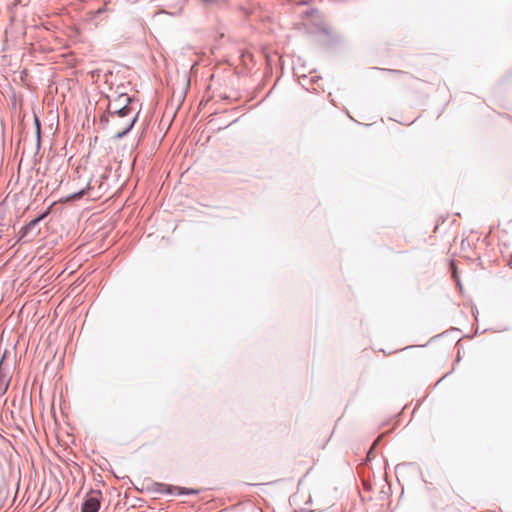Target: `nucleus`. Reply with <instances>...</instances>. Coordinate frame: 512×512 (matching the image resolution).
Instances as JSON below:
<instances>
[{
    "label": "nucleus",
    "instance_id": "f257e3e1",
    "mask_svg": "<svg viewBox=\"0 0 512 512\" xmlns=\"http://www.w3.org/2000/svg\"><path fill=\"white\" fill-rule=\"evenodd\" d=\"M132 99L125 93L119 94L111 100L108 105V113L101 119L102 122H112L116 124V120L123 119V132H129L136 122L138 111L132 106Z\"/></svg>",
    "mask_w": 512,
    "mask_h": 512
},
{
    "label": "nucleus",
    "instance_id": "f03ea898",
    "mask_svg": "<svg viewBox=\"0 0 512 512\" xmlns=\"http://www.w3.org/2000/svg\"><path fill=\"white\" fill-rule=\"evenodd\" d=\"M43 217H44V215H42L38 218H35V219L31 220L25 227H23L21 230V238L28 237L30 234L32 236L37 235L38 232L34 231V230L36 229L37 224Z\"/></svg>",
    "mask_w": 512,
    "mask_h": 512
},
{
    "label": "nucleus",
    "instance_id": "7ed1b4c3",
    "mask_svg": "<svg viewBox=\"0 0 512 512\" xmlns=\"http://www.w3.org/2000/svg\"><path fill=\"white\" fill-rule=\"evenodd\" d=\"M100 507L99 500L96 496L88 497L82 506V512H97Z\"/></svg>",
    "mask_w": 512,
    "mask_h": 512
},
{
    "label": "nucleus",
    "instance_id": "20e7f679",
    "mask_svg": "<svg viewBox=\"0 0 512 512\" xmlns=\"http://www.w3.org/2000/svg\"><path fill=\"white\" fill-rule=\"evenodd\" d=\"M108 125V129L114 134L116 138H121L124 135H126L128 132H123V119L116 120V124H113L112 122H106Z\"/></svg>",
    "mask_w": 512,
    "mask_h": 512
},
{
    "label": "nucleus",
    "instance_id": "39448f33",
    "mask_svg": "<svg viewBox=\"0 0 512 512\" xmlns=\"http://www.w3.org/2000/svg\"><path fill=\"white\" fill-rule=\"evenodd\" d=\"M90 189V182L85 180L83 185L75 189V191L67 198L68 200L79 199Z\"/></svg>",
    "mask_w": 512,
    "mask_h": 512
},
{
    "label": "nucleus",
    "instance_id": "423d86ee",
    "mask_svg": "<svg viewBox=\"0 0 512 512\" xmlns=\"http://www.w3.org/2000/svg\"><path fill=\"white\" fill-rule=\"evenodd\" d=\"M380 439H381V436H379V437H378V439L375 441V443H374V445H373V446L377 445V444L379 443ZM373 448H374V447H372V448L369 450L368 454H367V458H368V460H370V459H371V455H372V450H373Z\"/></svg>",
    "mask_w": 512,
    "mask_h": 512
},
{
    "label": "nucleus",
    "instance_id": "0eeeda50",
    "mask_svg": "<svg viewBox=\"0 0 512 512\" xmlns=\"http://www.w3.org/2000/svg\"><path fill=\"white\" fill-rule=\"evenodd\" d=\"M76 173L78 174V178H80L81 174H80V170L79 169H77Z\"/></svg>",
    "mask_w": 512,
    "mask_h": 512
},
{
    "label": "nucleus",
    "instance_id": "6e6552de",
    "mask_svg": "<svg viewBox=\"0 0 512 512\" xmlns=\"http://www.w3.org/2000/svg\"><path fill=\"white\" fill-rule=\"evenodd\" d=\"M386 72H390V73H392V72H394V71H393V70L386 69Z\"/></svg>",
    "mask_w": 512,
    "mask_h": 512
}]
</instances>
